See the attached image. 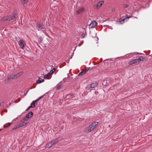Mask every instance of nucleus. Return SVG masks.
Returning <instances> with one entry per match:
<instances>
[{
	"mask_svg": "<svg viewBox=\"0 0 152 152\" xmlns=\"http://www.w3.org/2000/svg\"><path fill=\"white\" fill-rule=\"evenodd\" d=\"M98 124V122L95 121L89 125V126L86 128L87 132L89 133L92 131L96 127Z\"/></svg>",
	"mask_w": 152,
	"mask_h": 152,
	"instance_id": "f257e3e1",
	"label": "nucleus"
},
{
	"mask_svg": "<svg viewBox=\"0 0 152 152\" xmlns=\"http://www.w3.org/2000/svg\"><path fill=\"white\" fill-rule=\"evenodd\" d=\"M15 18V15H10L1 18V21H10Z\"/></svg>",
	"mask_w": 152,
	"mask_h": 152,
	"instance_id": "f03ea898",
	"label": "nucleus"
},
{
	"mask_svg": "<svg viewBox=\"0 0 152 152\" xmlns=\"http://www.w3.org/2000/svg\"><path fill=\"white\" fill-rule=\"evenodd\" d=\"M28 122V119H27L25 118V117L21 120V123H20L19 124L20 126L21 127H23L27 124Z\"/></svg>",
	"mask_w": 152,
	"mask_h": 152,
	"instance_id": "7ed1b4c3",
	"label": "nucleus"
},
{
	"mask_svg": "<svg viewBox=\"0 0 152 152\" xmlns=\"http://www.w3.org/2000/svg\"><path fill=\"white\" fill-rule=\"evenodd\" d=\"M141 61V59L140 58H138L130 61L128 64L129 65H132L139 63Z\"/></svg>",
	"mask_w": 152,
	"mask_h": 152,
	"instance_id": "20e7f679",
	"label": "nucleus"
},
{
	"mask_svg": "<svg viewBox=\"0 0 152 152\" xmlns=\"http://www.w3.org/2000/svg\"><path fill=\"white\" fill-rule=\"evenodd\" d=\"M85 11V9L83 7H80L78 10L76 12V14L77 15H79L80 14L83 12Z\"/></svg>",
	"mask_w": 152,
	"mask_h": 152,
	"instance_id": "39448f33",
	"label": "nucleus"
},
{
	"mask_svg": "<svg viewBox=\"0 0 152 152\" xmlns=\"http://www.w3.org/2000/svg\"><path fill=\"white\" fill-rule=\"evenodd\" d=\"M104 1H99L96 5V8L97 9L99 8L104 4Z\"/></svg>",
	"mask_w": 152,
	"mask_h": 152,
	"instance_id": "423d86ee",
	"label": "nucleus"
},
{
	"mask_svg": "<svg viewBox=\"0 0 152 152\" xmlns=\"http://www.w3.org/2000/svg\"><path fill=\"white\" fill-rule=\"evenodd\" d=\"M54 145H55V142H53L52 141H51L48 142V143H47L46 145V147L50 148Z\"/></svg>",
	"mask_w": 152,
	"mask_h": 152,
	"instance_id": "0eeeda50",
	"label": "nucleus"
},
{
	"mask_svg": "<svg viewBox=\"0 0 152 152\" xmlns=\"http://www.w3.org/2000/svg\"><path fill=\"white\" fill-rule=\"evenodd\" d=\"M23 72H20L15 75H14V77L15 78V79L19 77L20 76H21L22 75H23Z\"/></svg>",
	"mask_w": 152,
	"mask_h": 152,
	"instance_id": "6e6552de",
	"label": "nucleus"
},
{
	"mask_svg": "<svg viewBox=\"0 0 152 152\" xmlns=\"http://www.w3.org/2000/svg\"><path fill=\"white\" fill-rule=\"evenodd\" d=\"M14 75H10L7 76V79L8 81H10L12 80L15 79V78L14 77Z\"/></svg>",
	"mask_w": 152,
	"mask_h": 152,
	"instance_id": "1a4fd4ad",
	"label": "nucleus"
},
{
	"mask_svg": "<svg viewBox=\"0 0 152 152\" xmlns=\"http://www.w3.org/2000/svg\"><path fill=\"white\" fill-rule=\"evenodd\" d=\"M97 22L94 20L92 21L90 24V26H91V27L92 28L95 27L97 25Z\"/></svg>",
	"mask_w": 152,
	"mask_h": 152,
	"instance_id": "9d476101",
	"label": "nucleus"
},
{
	"mask_svg": "<svg viewBox=\"0 0 152 152\" xmlns=\"http://www.w3.org/2000/svg\"><path fill=\"white\" fill-rule=\"evenodd\" d=\"M18 44L20 48L23 49L24 48V42L22 40H20Z\"/></svg>",
	"mask_w": 152,
	"mask_h": 152,
	"instance_id": "9b49d317",
	"label": "nucleus"
},
{
	"mask_svg": "<svg viewBox=\"0 0 152 152\" xmlns=\"http://www.w3.org/2000/svg\"><path fill=\"white\" fill-rule=\"evenodd\" d=\"M33 115V113L31 111L29 112L28 114L26 115L25 117V118H26L27 119H28V118L31 117Z\"/></svg>",
	"mask_w": 152,
	"mask_h": 152,
	"instance_id": "f8f14e48",
	"label": "nucleus"
},
{
	"mask_svg": "<svg viewBox=\"0 0 152 152\" xmlns=\"http://www.w3.org/2000/svg\"><path fill=\"white\" fill-rule=\"evenodd\" d=\"M61 141V140L59 139V138H57L53 140L52 141L53 142H55V144L57 142H58Z\"/></svg>",
	"mask_w": 152,
	"mask_h": 152,
	"instance_id": "ddd939ff",
	"label": "nucleus"
},
{
	"mask_svg": "<svg viewBox=\"0 0 152 152\" xmlns=\"http://www.w3.org/2000/svg\"><path fill=\"white\" fill-rule=\"evenodd\" d=\"M37 27H38L40 29H43L44 27V26L42 24H39L38 23H37Z\"/></svg>",
	"mask_w": 152,
	"mask_h": 152,
	"instance_id": "4468645a",
	"label": "nucleus"
},
{
	"mask_svg": "<svg viewBox=\"0 0 152 152\" xmlns=\"http://www.w3.org/2000/svg\"><path fill=\"white\" fill-rule=\"evenodd\" d=\"M40 79H41V78L40 77H39V79L38 80H37L36 83L37 84L41 83L42 82H43V81H44V79L42 80H41Z\"/></svg>",
	"mask_w": 152,
	"mask_h": 152,
	"instance_id": "2eb2a0df",
	"label": "nucleus"
},
{
	"mask_svg": "<svg viewBox=\"0 0 152 152\" xmlns=\"http://www.w3.org/2000/svg\"><path fill=\"white\" fill-rule=\"evenodd\" d=\"M86 73V71L83 70L82 71L80 72L78 75V76H82L84 75Z\"/></svg>",
	"mask_w": 152,
	"mask_h": 152,
	"instance_id": "dca6fc26",
	"label": "nucleus"
},
{
	"mask_svg": "<svg viewBox=\"0 0 152 152\" xmlns=\"http://www.w3.org/2000/svg\"><path fill=\"white\" fill-rule=\"evenodd\" d=\"M131 17V16H129V17H126V18H124V19H122V18H120L119 20V22H121L122 21H124L125 20H126V19H128L129 18H130Z\"/></svg>",
	"mask_w": 152,
	"mask_h": 152,
	"instance_id": "f3484780",
	"label": "nucleus"
},
{
	"mask_svg": "<svg viewBox=\"0 0 152 152\" xmlns=\"http://www.w3.org/2000/svg\"><path fill=\"white\" fill-rule=\"evenodd\" d=\"M28 1V0H22L21 1V2L22 4H24L27 3Z\"/></svg>",
	"mask_w": 152,
	"mask_h": 152,
	"instance_id": "a211bd4d",
	"label": "nucleus"
},
{
	"mask_svg": "<svg viewBox=\"0 0 152 152\" xmlns=\"http://www.w3.org/2000/svg\"><path fill=\"white\" fill-rule=\"evenodd\" d=\"M62 87V85L60 84L59 85H57L56 86V88L57 90H58Z\"/></svg>",
	"mask_w": 152,
	"mask_h": 152,
	"instance_id": "6ab92c4d",
	"label": "nucleus"
},
{
	"mask_svg": "<svg viewBox=\"0 0 152 152\" xmlns=\"http://www.w3.org/2000/svg\"><path fill=\"white\" fill-rule=\"evenodd\" d=\"M11 123H8V124L7 125H4V128H6L9 127L11 125Z\"/></svg>",
	"mask_w": 152,
	"mask_h": 152,
	"instance_id": "aec40b11",
	"label": "nucleus"
},
{
	"mask_svg": "<svg viewBox=\"0 0 152 152\" xmlns=\"http://www.w3.org/2000/svg\"><path fill=\"white\" fill-rule=\"evenodd\" d=\"M20 127H21L20 126V125L19 124V125H18L14 127H13V130L16 129H17L18 128Z\"/></svg>",
	"mask_w": 152,
	"mask_h": 152,
	"instance_id": "412c9836",
	"label": "nucleus"
},
{
	"mask_svg": "<svg viewBox=\"0 0 152 152\" xmlns=\"http://www.w3.org/2000/svg\"><path fill=\"white\" fill-rule=\"evenodd\" d=\"M96 85L95 84L92 83L91 84L90 87L91 88H94L95 87Z\"/></svg>",
	"mask_w": 152,
	"mask_h": 152,
	"instance_id": "4be33fe9",
	"label": "nucleus"
},
{
	"mask_svg": "<svg viewBox=\"0 0 152 152\" xmlns=\"http://www.w3.org/2000/svg\"><path fill=\"white\" fill-rule=\"evenodd\" d=\"M73 96V95L72 94H69L68 95L66 96L67 98L69 99L72 96Z\"/></svg>",
	"mask_w": 152,
	"mask_h": 152,
	"instance_id": "5701e85b",
	"label": "nucleus"
},
{
	"mask_svg": "<svg viewBox=\"0 0 152 152\" xmlns=\"http://www.w3.org/2000/svg\"><path fill=\"white\" fill-rule=\"evenodd\" d=\"M30 106L31 107V108H33V107H35V103H31Z\"/></svg>",
	"mask_w": 152,
	"mask_h": 152,
	"instance_id": "b1692460",
	"label": "nucleus"
},
{
	"mask_svg": "<svg viewBox=\"0 0 152 152\" xmlns=\"http://www.w3.org/2000/svg\"><path fill=\"white\" fill-rule=\"evenodd\" d=\"M48 76L47 75H44V77L45 79H48Z\"/></svg>",
	"mask_w": 152,
	"mask_h": 152,
	"instance_id": "393cba45",
	"label": "nucleus"
},
{
	"mask_svg": "<svg viewBox=\"0 0 152 152\" xmlns=\"http://www.w3.org/2000/svg\"><path fill=\"white\" fill-rule=\"evenodd\" d=\"M42 97H43V96H41L39 97V98H38V99H37V100H36V101H38L39 99H41Z\"/></svg>",
	"mask_w": 152,
	"mask_h": 152,
	"instance_id": "a878e982",
	"label": "nucleus"
},
{
	"mask_svg": "<svg viewBox=\"0 0 152 152\" xmlns=\"http://www.w3.org/2000/svg\"><path fill=\"white\" fill-rule=\"evenodd\" d=\"M42 97H43V96H41L39 97V98H38V99H37V100H36V101H38L39 99H41Z\"/></svg>",
	"mask_w": 152,
	"mask_h": 152,
	"instance_id": "bb28decb",
	"label": "nucleus"
},
{
	"mask_svg": "<svg viewBox=\"0 0 152 152\" xmlns=\"http://www.w3.org/2000/svg\"><path fill=\"white\" fill-rule=\"evenodd\" d=\"M54 71H53V69H52V70H51L50 72V73L51 74H53L54 73Z\"/></svg>",
	"mask_w": 152,
	"mask_h": 152,
	"instance_id": "cd10ccee",
	"label": "nucleus"
},
{
	"mask_svg": "<svg viewBox=\"0 0 152 152\" xmlns=\"http://www.w3.org/2000/svg\"><path fill=\"white\" fill-rule=\"evenodd\" d=\"M89 69V68L87 67V68H86V69L85 70H84V71H86V72Z\"/></svg>",
	"mask_w": 152,
	"mask_h": 152,
	"instance_id": "c85d7f7f",
	"label": "nucleus"
},
{
	"mask_svg": "<svg viewBox=\"0 0 152 152\" xmlns=\"http://www.w3.org/2000/svg\"><path fill=\"white\" fill-rule=\"evenodd\" d=\"M37 101H36V100L35 101H34L32 102V103H35V104L36 103L37 104L36 102H37Z\"/></svg>",
	"mask_w": 152,
	"mask_h": 152,
	"instance_id": "c756f323",
	"label": "nucleus"
},
{
	"mask_svg": "<svg viewBox=\"0 0 152 152\" xmlns=\"http://www.w3.org/2000/svg\"><path fill=\"white\" fill-rule=\"evenodd\" d=\"M139 58H140V59H141V61L143 60V59L144 58H143V57L142 56H140Z\"/></svg>",
	"mask_w": 152,
	"mask_h": 152,
	"instance_id": "7c9ffc66",
	"label": "nucleus"
},
{
	"mask_svg": "<svg viewBox=\"0 0 152 152\" xmlns=\"http://www.w3.org/2000/svg\"><path fill=\"white\" fill-rule=\"evenodd\" d=\"M81 36L82 37V38H83L84 37V34H82Z\"/></svg>",
	"mask_w": 152,
	"mask_h": 152,
	"instance_id": "2f4dec72",
	"label": "nucleus"
},
{
	"mask_svg": "<svg viewBox=\"0 0 152 152\" xmlns=\"http://www.w3.org/2000/svg\"><path fill=\"white\" fill-rule=\"evenodd\" d=\"M104 27H106L109 26H108V25H104Z\"/></svg>",
	"mask_w": 152,
	"mask_h": 152,
	"instance_id": "473e14b6",
	"label": "nucleus"
},
{
	"mask_svg": "<svg viewBox=\"0 0 152 152\" xmlns=\"http://www.w3.org/2000/svg\"><path fill=\"white\" fill-rule=\"evenodd\" d=\"M50 72H49L48 73V74H46L48 76H49V75H50Z\"/></svg>",
	"mask_w": 152,
	"mask_h": 152,
	"instance_id": "72a5a7b5",
	"label": "nucleus"
},
{
	"mask_svg": "<svg viewBox=\"0 0 152 152\" xmlns=\"http://www.w3.org/2000/svg\"><path fill=\"white\" fill-rule=\"evenodd\" d=\"M128 5H127V4H126L125 5V6L124 7H128Z\"/></svg>",
	"mask_w": 152,
	"mask_h": 152,
	"instance_id": "f704fd0d",
	"label": "nucleus"
},
{
	"mask_svg": "<svg viewBox=\"0 0 152 152\" xmlns=\"http://www.w3.org/2000/svg\"><path fill=\"white\" fill-rule=\"evenodd\" d=\"M56 68H54L53 69V71H55L56 70Z\"/></svg>",
	"mask_w": 152,
	"mask_h": 152,
	"instance_id": "c9c22d12",
	"label": "nucleus"
},
{
	"mask_svg": "<svg viewBox=\"0 0 152 152\" xmlns=\"http://www.w3.org/2000/svg\"><path fill=\"white\" fill-rule=\"evenodd\" d=\"M31 108V107L30 106L28 108V109H29Z\"/></svg>",
	"mask_w": 152,
	"mask_h": 152,
	"instance_id": "e433bc0d",
	"label": "nucleus"
},
{
	"mask_svg": "<svg viewBox=\"0 0 152 152\" xmlns=\"http://www.w3.org/2000/svg\"><path fill=\"white\" fill-rule=\"evenodd\" d=\"M137 53V54H142L141 53Z\"/></svg>",
	"mask_w": 152,
	"mask_h": 152,
	"instance_id": "4c0bfd02",
	"label": "nucleus"
},
{
	"mask_svg": "<svg viewBox=\"0 0 152 152\" xmlns=\"http://www.w3.org/2000/svg\"><path fill=\"white\" fill-rule=\"evenodd\" d=\"M29 109H28V108H27L26 110V111H28L29 110Z\"/></svg>",
	"mask_w": 152,
	"mask_h": 152,
	"instance_id": "58836bf2",
	"label": "nucleus"
},
{
	"mask_svg": "<svg viewBox=\"0 0 152 152\" xmlns=\"http://www.w3.org/2000/svg\"><path fill=\"white\" fill-rule=\"evenodd\" d=\"M150 56L152 57V54L150 55Z\"/></svg>",
	"mask_w": 152,
	"mask_h": 152,
	"instance_id": "ea45409f",
	"label": "nucleus"
},
{
	"mask_svg": "<svg viewBox=\"0 0 152 152\" xmlns=\"http://www.w3.org/2000/svg\"><path fill=\"white\" fill-rule=\"evenodd\" d=\"M1 105V103H0V106Z\"/></svg>",
	"mask_w": 152,
	"mask_h": 152,
	"instance_id": "a19ab883",
	"label": "nucleus"
}]
</instances>
